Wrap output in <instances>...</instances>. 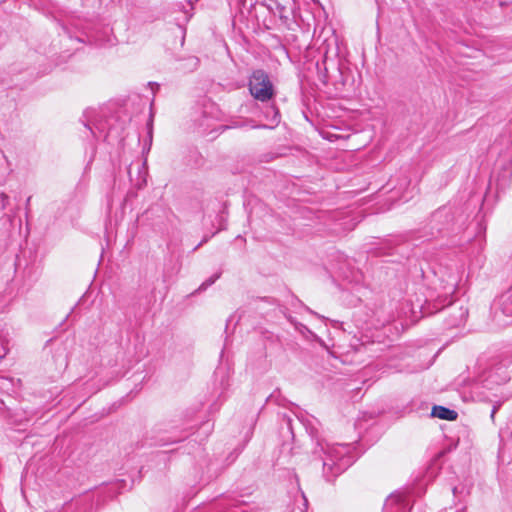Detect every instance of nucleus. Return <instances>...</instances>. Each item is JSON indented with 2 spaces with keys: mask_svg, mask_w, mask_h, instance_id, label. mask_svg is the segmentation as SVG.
I'll use <instances>...</instances> for the list:
<instances>
[{
  "mask_svg": "<svg viewBox=\"0 0 512 512\" xmlns=\"http://www.w3.org/2000/svg\"><path fill=\"white\" fill-rule=\"evenodd\" d=\"M348 451L349 448L344 445H330L327 442H318L314 453L320 456L323 474L328 481L342 473L349 466Z\"/></svg>",
  "mask_w": 512,
  "mask_h": 512,
  "instance_id": "f257e3e1",
  "label": "nucleus"
},
{
  "mask_svg": "<svg viewBox=\"0 0 512 512\" xmlns=\"http://www.w3.org/2000/svg\"><path fill=\"white\" fill-rule=\"evenodd\" d=\"M249 91L258 101H269L274 95L273 85L267 73L263 70H256L249 79Z\"/></svg>",
  "mask_w": 512,
  "mask_h": 512,
  "instance_id": "f03ea898",
  "label": "nucleus"
},
{
  "mask_svg": "<svg viewBox=\"0 0 512 512\" xmlns=\"http://www.w3.org/2000/svg\"><path fill=\"white\" fill-rule=\"evenodd\" d=\"M431 415L433 417H437L439 419L449 420V421L456 420L458 417V413L455 410H451L444 406H438V405H435L432 408Z\"/></svg>",
  "mask_w": 512,
  "mask_h": 512,
  "instance_id": "7ed1b4c3",
  "label": "nucleus"
},
{
  "mask_svg": "<svg viewBox=\"0 0 512 512\" xmlns=\"http://www.w3.org/2000/svg\"><path fill=\"white\" fill-rule=\"evenodd\" d=\"M8 353V340L6 336L0 331V359L5 357Z\"/></svg>",
  "mask_w": 512,
  "mask_h": 512,
  "instance_id": "20e7f679",
  "label": "nucleus"
},
{
  "mask_svg": "<svg viewBox=\"0 0 512 512\" xmlns=\"http://www.w3.org/2000/svg\"><path fill=\"white\" fill-rule=\"evenodd\" d=\"M220 277L219 273L214 274L209 279H207L205 282H203L200 286V290H204L207 287L211 286L218 278Z\"/></svg>",
  "mask_w": 512,
  "mask_h": 512,
  "instance_id": "39448f33",
  "label": "nucleus"
},
{
  "mask_svg": "<svg viewBox=\"0 0 512 512\" xmlns=\"http://www.w3.org/2000/svg\"><path fill=\"white\" fill-rule=\"evenodd\" d=\"M274 14L278 15L281 19L288 18V16L285 14V7L279 3H276Z\"/></svg>",
  "mask_w": 512,
  "mask_h": 512,
  "instance_id": "423d86ee",
  "label": "nucleus"
},
{
  "mask_svg": "<svg viewBox=\"0 0 512 512\" xmlns=\"http://www.w3.org/2000/svg\"><path fill=\"white\" fill-rule=\"evenodd\" d=\"M0 200H1V209L4 210L7 208V205L9 203V197L4 192L0 193Z\"/></svg>",
  "mask_w": 512,
  "mask_h": 512,
  "instance_id": "0eeeda50",
  "label": "nucleus"
},
{
  "mask_svg": "<svg viewBox=\"0 0 512 512\" xmlns=\"http://www.w3.org/2000/svg\"><path fill=\"white\" fill-rule=\"evenodd\" d=\"M459 316H460L459 321L454 322V323H453V325H459V324H461V323L464 321V319H465V311H463L462 309H460V310H459Z\"/></svg>",
  "mask_w": 512,
  "mask_h": 512,
  "instance_id": "6e6552de",
  "label": "nucleus"
},
{
  "mask_svg": "<svg viewBox=\"0 0 512 512\" xmlns=\"http://www.w3.org/2000/svg\"><path fill=\"white\" fill-rule=\"evenodd\" d=\"M31 197H28L26 205L28 206L30 204Z\"/></svg>",
  "mask_w": 512,
  "mask_h": 512,
  "instance_id": "1a4fd4ad",
  "label": "nucleus"
}]
</instances>
